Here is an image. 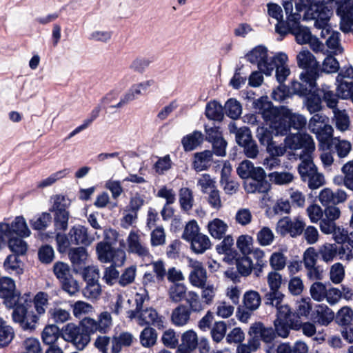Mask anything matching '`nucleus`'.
<instances>
[{
    "mask_svg": "<svg viewBox=\"0 0 353 353\" xmlns=\"http://www.w3.org/2000/svg\"><path fill=\"white\" fill-rule=\"evenodd\" d=\"M301 14L292 15L288 21L276 24L275 30L281 36H285L288 33L294 35L296 41L299 44L310 42L312 34L309 28L301 26L300 20Z\"/></svg>",
    "mask_w": 353,
    "mask_h": 353,
    "instance_id": "f257e3e1",
    "label": "nucleus"
},
{
    "mask_svg": "<svg viewBox=\"0 0 353 353\" xmlns=\"http://www.w3.org/2000/svg\"><path fill=\"white\" fill-rule=\"evenodd\" d=\"M336 128L344 132L348 130L350 126V118L345 110L336 109L333 111Z\"/></svg>",
    "mask_w": 353,
    "mask_h": 353,
    "instance_id": "6e6d98bb",
    "label": "nucleus"
},
{
    "mask_svg": "<svg viewBox=\"0 0 353 353\" xmlns=\"http://www.w3.org/2000/svg\"><path fill=\"white\" fill-rule=\"evenodd\" d=\"M41 339L43 343L49 346L60 344L59 340L62 341L61 330L55 324H48L41 333Z\"/></svg>",
    "mask_w": 353,
    "mask_h": 353,
    "instance_id": "b1692460",
    "label": "nucleus"
},
{
    "mask_svg": "<svg viewBox=\"0 0 353 353\" xmlns=\"http://www.w3.org/2000/svg\"><path fill=\"white\" fill-rule=\"evenodd\" d=\"M274 325L275 327V332L277 335L282 337L286 338L292 328H296L300 325L299 321H279L274 320Z\"/></svg>",
    "mask_w": 353,
    "mask_h": 353,
    "instance_id": "a19ab883",
    "label": "nucleus"
},
{
    "mask_svg": "<svg viewBox=\"0 0 353 353\" xmlns=\"http://www.w3.org/2000/svg\"><path fill=\"white\" fill-rule=\"evenodd\" d=\"M285 145L291 150L302 149L298 154L299 157L301 154H312L315 150V143L312 137L306 133L297 132L288 135L285 139Z\"/></svg>",
    "mask_w": 353,
    "mask_h": 353,
    "instance_id": "39448f33",
    "label": "nucleus"
},
{
    "mask_svg": "<svg viewBox=\"0 0 353 353\" xmlns=\"http://www.w3.org/2000/svg\"><path fill=\"white\" fill-rule=\"evenodd\" d=\"M179 203L182 210L190 211L194 204L192 191L188 188H181L179 192Z\"/></svg>",
    "mask_w": 353,
    "mask_h": 353,
    "instance_id": "c03bdc74",
    "label": "nucleus"
},
{
    "mask_svg": "<svg viewBox=\"0 0 353 353\" xmlns=\"http://www.w3.org/2000/svg\"><path fill=\"white\" fill-rule=\"evenodd\" d=\"M205 116L210 120L221 121L223 118L222 105L216 101L208 103L205 107Z\"/></svg>",
    "mask_w": 353,
    "mask_h": 353,
    "instance_id": "a18cd8bd",
    "label": "nucleus"
},
{
    "mask_svg": "<svg viewBox=\"0 0 353 353\" xmlns=\"http://www.w3.org/2000/svg\"><path fill=\"white\" fill-rule=\"evenodd\" d=\"M257 169L262 168L254 167L250 161L244 160L239 165L236 172L241 179H248L254 175Z\"/></svg>",
    "mask_w": 353,
    "mask_h": 353,
    "instance_id": "3c124183",
    "label": "nucleus"
},
{
    "mask_svg": "<svg viewBox=\"0 0 353 353\" xmlns=\"http://www.w3.org/2000/svg\"><path fill=\"white\" fill-rule=\"evenodd\" d=\"M69 237L72 244L88 245V230L85 226L81 225H74L70 230Z\"/></svg>",
    "mask_w": 353,
    "mask_h": 353,
    "instance_id": "bb28decb",
    "label": "nucleus"
},
{
    "mask_svg": "<svg viewBox=\"0 0 353 353\" xmlns=\"http://www.w3.org/2000/svg\"><path fill=\"white\" fill-rule=\"evenodd\" d=\"M68 256L73 267V271L76 273H81L86 285L83 289L85 296L88 292V266L86 265V260L88 256L86 248L78 247L70 248Z\"/></svg>",
    "mask_w": 353,
    "mask_h": 353,
    "instance_id": "20e7f679",
    "label": "nucleus"
},
{
    "mask_svg": "<svg viewBox=\"0 0 353 353\" xmlns=\"http://www.w3.org/2000/svg\"><path fill=\"white\" fill-rule=\"evenodd\" d=\"M111 325V316L108 312H103L99 316L98 321L90 318V333L99 331L105 333Z\"/></svg>",
    "mask_w": 353,
    "mask_h": 353,
    "instance_id": "72a5a7b5",
    "label": "nucleus"
},
{
    "mask_svg": "<svg viewBox=\"0 0 353 353\" xmlns=\"http://www.w3.org/2000/svg\"><path fill=\"white\" fill-rule=\"evenodd\" d=\"M212 160V152L210 150H205L194 154L193 168L196 172L206 170Z\"/></svg>",
    "mask_w": 353,
    "mask_h": 353,
    "instance_id": "2f4dec72",
    "label": "nucleus"
},
{
    "mask_svg": "<svg viewBox=\"0 0 353 353\" xmlns=\"http://www.w3.org/2000/svg\"><path fill=\"white\" fill-rule=\"evenodd\" d=\"M337 14L341 17L340 29L344 33L353 34V0H344L339 3Z\"/></svg>",
    "mask_w": 353,
    "mask_h": 353,
    "instance_id": "4468645a",
    "label": "nucleus"
},
{
    "mask_svg": "<svg viewBox=\"0 0 353 353\" xmlns=\"http://www.w3.org/2000/svg\"><path fill=\"white\" fill-rule=\"evenodd\" d=\"M347 194L344 190H337L333 192L330 188L322 190L319 195V199L323 206L335 205L345 201Z\"/></svg>",
    "mask_w": 353,
    "mask_h": 353,
    "instance_id": "aec40b11",
    "label": "nucleus"
},
{
    "mask_svg": "<svg viewBox=\"0 0 353 353\" xmlns=\"http://www.w3.org/2000/svg\"><path fill=\"white\" fill-rule=\"evenodd\" d=\"M14 336L13 329L0 319V347L8 346Z\"/></svg>",
    "mask_w": 353,
    "mask_h": 353,
    "instance_id": "8fccbe9b",
    "label": "nucleus"
},
{
    "mask_svg": "<svg viewBox=\"0 0 353 353\" xmlns=\"http://www.w3.org/2000/svg\"><path fill=\"white\" fill-rule=\"evenodd\" d=\"M254 107L269 125L280 114H283L282 107L281 108L274 107L267 97H261L256 100L254 102Z\"/></svg>",
    "mask_w": 353,
    "mask_h": 353,
    "instance_id": "dca6fc26",
    "label": "nucleus"
},
{
    "mask_svg": "<svg viewBox=\"0 0 353 353\" xmlns=\"http://www.w3.org/2000/svg\"><path fill=\"white\" fill-rule=\"evenodd\" d=\"M307 96L305 101V106L309 112L314 114L321 111L322 109V101L320 96L316 94L314 90Z\"/></svg>",
    "mask_w": 353,
    "mask_h": 353,
    "instance_id": "680f3d73",
    "label": "nucleus"
},
{
    "mask_svg": "<svg viewBox=\"0 0 353 353\" xmlns=\"http://www.w3.org/2000/svg\"><path fill=\"white\" fill-rule=\"evenodd\" d=\"M246 59L252 63H256L259 70L265 75H271L275 64L273 57H268L266 48L258 46L246 54Z\"/></svg>",
    "mask_w": 353,
    "mask_h": 353,
    "instance_id": "423d86ee",
    "label": "nucleus"
},
{
    "mask_svg": "<svg viewBox=\"0 0 353 353\" xmlns=\"http://www.w3.org/2000/svg\"><path fill=\"white\" fill-rule=\"evenodd\" d=\"M282 281L281 275L276 272H270L268 275V283L270 292L264 296L265 304H278L284 298V294L279 289Z\"/></svg>",
    "mask_w": 353,
    "mask_h": 353,
    "instance_id": "f8f14e48",
    "label": "nucleus"
},
{
    "mask_svg": "<svg viewBox=\"0 0 353 353\" xmlns=\"http://www.w3.org/2000/svg\"><path fill=\"white\" fill-rule=\"evenodd\" d=\"M134 337L130 332H122L112 339V352L119 353L123 347H129L133 342Z\"/></svg>",
    "mask_w": 353,
    "mask_h": 353,
    "instance_id": "7c9ffc66",
    "label": "nucleus"
},
{
    "mask_svg": "<svg viewBox=\"0 0 353 353\" xmlns=\"http://www.w3.org/2000/svg\"><path fill=\"white\" fill-rule=\"evenodd\" d=\"M305 226L304 221L300 217L293 219L284 217L279 221L276 230L283 236L290 234L292 237H296L303 233Z\"/></svg>",
    "mask_w": 353,
    "mask_h": 353,
    "instance_id": "9b49d317",
    "label": "nucleus"
},
{
    "mask_svg": "<svg viewBox=\"0 0 353 353\" xmlns=\"http://www.w3.org/2000/svg\"><path fill=\"white\" fill-rule=\"evenodd\" d=\"M261 299L259 292L256 291H248L245 293L243 296V303L245 309L250 311H254L259 308L261 305Z\"/></svg>",
    "mask_w": 353,
    "mask_h": 353,
    "instance_id": "de8ad7c7",
    "label": "nucleus"
},
{
    "mask_svg": "<svg viewBox=\"0 0 353 353\" xmlns=\"http://www.w3.org/2000/svg\"><path fill=\"white\" fill-rule=\"evenodd\" d=\"M283 114H280L278 118L274 119L270 125V128L274 131L275 134L285 135L290 129L289 122Z\"/></svg>",
    "mask_w": 353,
    "mask_h": 353,
    "instance_id": "4d7b16f0",
    "label": "nucleus"
},
{
    "mask_svg": "<svg viewBox=\"0 0 353 353\" xmlns=\"http://www.w3.org/2000/svg\"><path fill=\"white\" fill-rule=\"evenodd\" d=\"M52 218L50 212H42L30 220L31 228L37 231L45 230L52 222Z\"/></svg>",
    "mask_w": 353,
    "mask_h": 353,
    "instance_id": "58836bf2",
    "label": "nucleus"
},
{
    "mask_svg": "<svg viewBox=\"0 0 353 353\" xmlns=\"http://www.w3.org/2000/svg\"><path fill=\"white\" fill-rule=\"evenodd\" d=\"M157 339L156 330L150 327L144 328L140 334V343L145 347L153 346L156 343Z\"/></svg>",
    "mask_w": 353,
    "mask_h": 353,
    "instance_id": "13d9d810",
    "label": "nucleus"
},
{
    "mask_svg": "<svg viewBox=\"0 0 353 353\" xmlns=\"http://www.w3.org/2000/svg\"><path fill=\"white\" fill-rule=\"evenodd\" d=\"M295 9L299 14L303 12V20H314V21L319 19L323 12L330 10L315 0H296Z\"/></svg>",
    "mask_w": 353,
    "mask_h": 353,
    "instance_id": "1a4fd4ad",
    "label": "nucleus"
},
{
    "mask_svg": "<svg viewBox=\"0 0 353 353\" xmlns=\"http://www.w3.org/2000/svg\"><path fill=\"white\" fill-rule=\"evenodd\" d=\"M203 141V134L199 131H194L182 139V144L185 151L194 150Z\"/></svg>",
    "mask_w": 353,
    "mask_h": 353,
    "instance_id": "37998d69",
    "label": "nucleus"
},
{
    "mask_svg": "<svg viewBox=\"0 0 353 353\" xmlns=\"http://www.w3.org/2000/svg\"><path fill=\"white\" fill-rule=\"evenodd\" d=\"M97 253L103 263L111 262L114 267H121L125 261V252L122 249H114L110 244L100 242L97 244Z\"/></svg>",
    "mask_w": 353,
    "mask_h": 353,
    "instance_id": "0eeeda50",
    "label": "nucleus"
},
{
    "mask_svg": "<svg viewBox=\"0 0 353 353\" xmlns=\"http://www.w3.org/2000/svg\"><path fill=\"white\" fill-rule=\"evenodd\" d=\"M238 272L243 276H247L252 271L253 262L248 256H243L236 259Z\"/></svg>",
    "mask_w": 353,
    "mask_h": 353,
    "instance_id": "69168bd1",
    "label": "nucleus"
},
{
    "mask_svg": "<svg viewBox=\"0 0 353 353\" xmlns=\"http://www.w3.org/2000/svg\"><path fill=\"white\" fill-rule=\"evenodd\" d=\"M20 296L19 292H16L14 281L10 277L0 279V298L11 301Z\"/></svg>",
    "mask_w": 353,
    "mask_h": 353,
    "instance_id": "393cba45",
    "label": "nucleus"
},
{
    "mask_svg": "<svg viewBox=\"0 0 353 353\" xmlns=\"http://www.w3.org/2000/svg\"><path fill=\"white\" fill-rule=\"evenodd\" d=\"M318 77L301 72L299 77L300 81H294L292 83L291 88L294 94L303 97L309 95L316 86V81Z\"/></svg>",
    "mask_w": 353,
    "mask_h": 353,
    "instance_id": "f3484780",
    "label": "nucleus"
},
{
    "mask_svg": "<svg viewBox=\"0 0 353 353\" xmlns=\"http://www.w3.org/2000/svg\"><path fill=\"white\" fill-rule=\"evenodd\" d=\"M188 279L191 285L196 288L204 287L208 279L206 270L204 268L199 271H191Z\"/></svg>",
    "mask_w": 353,
    "mask_h": 353,
    "instance_id": "bf43d9fd",
    "label": "nucleus"
},
{
    "mask_svg": "<svg viewBox=\"0 0 353 353\" xmlns=\"http://www.w3.org/2000/svg\"><path fill=\"white\" fill-rule=\"evenodd\" d=\"M185 300L191 312L199 313L204 310V305L196 292H188Z\"/></svg>",
    "mask_w": 353,
    "mask_h": 353,
    "instance_id": "49530a36",
    "label": "nucleus"
},
{
    "mask_svg": "<svg viewBox=\"0 0 353 353\" xmlns=\"http://www.w3.org/2000/svg\"><path fill=\"white\" fill-rule=\"evenodd\" d=\"M192 312L188 307L184 304H180L172 310L170 320L176 327H183L190 321Z\"/></svg>",
    "mask_w": 353,
    "mask_h": 353,
    "instance_id": "4be33fe9",
    "label": "nucleus"
},
{
    "mask_svg": "<svg viewBox=\"0 0 353 353\" xmlns=\"http://www.w3.org/2000/svg\"><path fill=\"white\" fill-rule=\"evenodd\" d=\"M88 323V317H84L80 322L79 325H76L73 323H68L61 329L62 341L64 343H81L83 345L88 343V326L85 325Z\"/></svg>",
    "mask_w": 353,
    "mask_h": 353,
    "instance_id": "f03ea898",
    "label": "nucleus"
},
{
    "mask_svg": "<svg viewBox=\"0 0 353 353\" xmlns=\"http://www.w3.org/2000/svg\"><path fill=\"white\" fill-rule=\"evenodd\" d=\"M19 255L16 254H10L6 259L3 265L6 270L8 272H15L17 274H21L23 270L21 268V260L19 259Z\"/></svg>",
    "mask_w": 353,
    "mask_h": 353,
    "instance_id": "052dcab7",
    "label": "nucleus"
},
{
    "mask_svg": "<svg viewBox=\"0 0 353 353\" xmlns=\"http://www.w3.org/2000/svg\"><path fill=\"white\" fill-rule=\"evenodd\" d=\"M334 318V312L324 304L317 305L312 314L313 321L324 326L328 325Z\"/></svg>",
    "mask_w": 353,
    "mask_h": 353,
    "instance_id": "5701e85b",
    "label": "nucleus"
},
{
    "mask_svg": "<svg viewBox=\"0 0 353 353\" xmlns=\"http://www.w3.org/2000/svg\"><path fill=\"white\" fill-rule=\"evenodd\" d=\"M313 133L316 134L321 147L327 150L330 148L333 141V128L330 125L328 124Z\"/></svg>",
    "mask_w": 353,
    "mask_h": 353,
    "instance_id": "473e14b6",
    "label": "nucleus"
},
{
    "mask_svg": "<svg viewBox=\"0 0 353 353\" xmlns=\"http://www.w3.org/2000/svg\"><path fill=\"white\" fill-rule=\"evenodd\" d=\"M253 244V238L248 234H243L238 237L236 246L243 256L251 254Z\"/></svg>",
    "mask_w": 353,
    "mask_h": 353,
    "instance_id": "e2e57ef3",
    "label": "nucleus"
},
{
    "mask_svg": "<svg viewBox=\"0 0 353 353\" xmlns=\"http://www.w3.org/2000/svg\"><path fill=\"white\" fill-rule=\"evenodd\" d=\"M228 228L227 223L217 218L210 221L208 224L209 233L213 238L217 239H221L224 236Z\"/></svg>",
    "mask_w": 353,
    "mask_h": 353,
    "instance_id": "c9c22d12",
    "label": "nucleus"
},
{
    "mask_svg": "<svg viewBox=\"0 0 353 353\" xmlns=\"http://www.w3.org/2000/svg\"><path fill=\"white\" fill-rule=\"evenodd\" d=\"M282 113L288 119L290 127L296 130L304 128L307 124V119L302 114L294 113L291 110L282 106Z\"/></svg>",
    "mask_w": 353,
    "mask_h": 353,
    "instance_id": "cd10ccee",
    "label": "nucleus"
},
{
    "mask_svg": "<svg viewBox=\"0 0 353 353\" xmlns=\"http://www.w3.org/2000/svg\"><path fill=\"white\" fill-rule=\"evenodd\" d=\"M12 320L18 323L24 330H34L39 321V316L32 311L29 312L23 304L15 306L12 314Z\"/></svg>",
    "mask_w": 353,
    "mask_h": 353,
    "instance_id": "9d476101",
    "label": "nucleus"
},
{
    "mask_svg": "<svg viewBox=\"0 0 353 353\" xmlns=\"http://www.w3.org/2000/svg\"><path fill=\"white\" fill-rule=\"evenodd\" d=\"M90 300H97L101 294V287L98 283L99 270L95 266H90Z\"/></svg>",
    "mask_w": 353,
    "mask_h": 353,
    "instance_id": "c756f323",
    "label": "nucleus"
},
{
    "mask_svg": "<svg viewBox=\"0 0 353 353\" xmlns=\"http://www.w3.org/2000/svg\"><path fill=\"white\" fill-rule=\"evenodd\" d=\"M353 319V310L347 306L341 308L336 314V321L343 327L351 325Z\"/></svg>",
    "mask_w": 353,
    "mask_h": 353,
    "instance_id": "0e129e2a",
    "label": "nucleus"
},
{
    "mask_svg": "<svg viewBox=\"0 0 353 353\" xmlns=\"http://www.w3.org/2000/svg\"><path fill=\"white\" fill-rule=\"evenodd\" d=\"M197 345L198 336L195 331L188 330L181 334V343L179 346L193 351L196 348Z\"/></svg>",
    "mask_w": 353,
    "mask_h": 353,
    "instance_id": "79ce46f5",
    "label": "nucleus"
},
{
    "mask_svg": "<svg viewBox=\"0 0 353 353\" xmlns=\"http://www.w3.org/2000/svg\"><path fill=\"white\" fill-rule=\"evenodd\" d=\"M66 208L65 196L63 195H56L53 205L49 209V211L53 213L54 225L57 230L65 231L68 228L69 212Z\"/></svg>",
    "mask_w": 353,
    "mask_h": 353,
    "instance_id": "6e6552de",
    "label": "nucleus"
},
{
    "mask_svg": "<svg viewBox=\"0 0 353 353\" xmlns=\"http://www.w3.org/2000/svg\"><path fill=\"white\" fill-rule=\"evenodd\" d=\"M332 12H323L321 16L314 21V27L319 30H321L320 36L322 38H326L332 34V27L329 23Z\"/></svg>",
    "mask_w": 353,
    "mask_h": 353,
    "instance_id": "e433bc0d",
    "label": "nucleus"
},
{
    "mask_svg": "<svg viewBox=\"0 0 353 353\" xmlns=\"http://www.w3.org/2000/svg\"><path fill=\"white\" fill-rule=\"evenodd\" d=\"M283 299H282L278 304H265L266 305H270L272 307H274L277 310L276 313V319L275 320L279 321H299L297 319V316L296 314L293 313L289 306L287 304L283 303Z\"/></svg>",
    "mask_w": 353,
    "mask_h": 353,
    "instance_id": "f704fd0d",
    "label": "nucleus"
},
{
    "mask_svg": "<svg viewBox=\"0 0 353 353\" xmlns=\"http://www.w3.org/2000/svg\"><path fill=\"white\" fill-rule=\"evenodd\" d=\"M338 247L334 243H325L319 249V254L325 262H330L336 256Z\"/></svg>",
    "mask_w": 353,
    "mask_h": 353,
    "instance_id": "5fc2aeb1",
    "label": "nucleus"
},
{
    "mask_svg": "<svg viewBox=\"0 0 353 353\" xmlns=\"http://www.w3.org/2000/svg\"><path fill=\"white\" fill-rule=\"evenodd\" d=\"M258 334L260 339L265 343H271L275 336V331L272 327H265L261 323L253 324L249 330V334Z\"/></svg>",
    "mask_w": 353,
    "mask_h": 353,
    "instance_id": "a878e982",
    "label": "nucleus"
},
{
    "mask_svg": "<svg viewBox=\"0 0 353 353\" xmlns=\"http://www.w3.org/2000/svg\"><path fill=\"white\" fill-rule=\"evenodd\" d=\"M187 293V288L182 283H174L168 290L169 297L174 303H179L185 299Z\"/></svg>",
    "mask_w": 353,
    "mask_h": 353,
    "instance_id": "09e8293b",
    "label": "nucleus"
},
{
    "mask_svg": "<svg viewBox=\"0 0 353 353\" xmlns=\"http://www.w3.org/2000/svg\"><path fill=\"white\" fill-rule=\"evenodd\" d=\"M225 112L228 117L232 119H238L242 113L241 103L235 99H229L225 104Z\"/></svg>",
    "mask_w": 353,
    "mask_h": 353,
    "instance_id": "864d4df0",
    "label": "nucleus"
},
{
    "mask_svg": "<svg viewBox=\"0 0 353 353\" xmlns=\"http://www.w3.org/2000/svg\"><path fill=\"white\" fill-rule=\"evenodd\" d=\"M328 121V118L322 114H315L309 121L308 128L309 130L314 132L315 131L319 130L324 126L328 125L327 123Z\"/></svg>",
    "mask_w": 353,
    "mask_h": 353,
    "instance_id": "774afa93",
    "label": "nucleus"
},
{
    "mask_svg": "<svg viewBox=\"0 0 353 353\" xmlns=\"http://www.w3.org/2000/svg\"><path fill=\"white\" fill-rule=\"evenodd\" d=\"M53 272L63 291L73 295L79 290L78 282L73 278L68 264L57 261L53 265Z\"/></svg>",
    "mask_w": 353,
    "mask_h": 353,
    "instance_id": "7ed1b4c3",
    "label": "nucleus"
},
{
    "mask_svg": "<svg viewBox=\"0 0 353 353\" xmlns=\"http://www.w3.org/2000/svg\"><path fill=\"white\" fill-rule=\"evenodd\" d=\"M244 188L248 193H266L270 188V184L265 180L263 169H257L254 175L246 179Z\"/></svg>",
    "mask_w": 353,
    "mask_h": 353,
    "instance_id": "2eb2a0df",
    "label": "nucleus"
},
{
    "mask_svg": "<svg viewBox=\"0 0 353 353\" xmlns=\"http://www.w3.org/2000/svg\"><path fill=\"white\" fill-rule=\"evenodd\" d=\"M310 292L312 298L316 301L325 300L327 293L325 284L321 282H314L310 287Z\"/></svg>",
    "mask_w": 353,
    "mask_h": 353,
    "instance_id": "338daca9",
    "label": "nucleus"
},
{
    "mask_svg": "<svg viewBox=\"0 0 353 353\" xmlns=\"http://www.w3.org/2000/svg\"><path fill=\"white\" fill-rule=\"evenodd\" d=\"M288 57L285 53L279 52L273 57L276 68V78L279 83H283L290 74V68L287 64Z\"/></svg>",
    "mask_w": 353,
    "mask_h": 353,
    "instance_id": "412c9836",
    "label": "nucleus"
},
{
    "mask_svg": "<svg viewBox=\"0 0 353 353\" xmlns=\"http://www.w3.org/2000/svg\"><path fill=\"white\" fill-rule=\"evenodd\" d=\"M191 248L196 254H203L211 246L209 237L203 234H200L190 241Z\"/></svg>",
    "mask_w": 353,
    "mask_h": 353,
    "instance_id": "ea45409f",
    "label": "nucleus"
},
{
    "mask_svg": "<svg viewBox=\"0 0 353 353\" xmlns=\"http://www.w3.org/2000/svg\"><path fill=\"white\" fill-rule=\"evenodd\" d=\"M23 238L18 236H4V242L6 239L8 241V245L10 251L17 255H23L26 253L28 245L22 239Z\"/></svg>",
    "mask_w": 353,
    "mask_h": 353,
    "instance_id": "4c0bfd02",
    "label": "nucleus"
},
{
    "mask_svg": "<svg viewBox=\"0 0 353 353\" xmlns=\"http://www.w3.org/2000/svg\"><path fill=\"white\" fill-rule=\"evenodd\" d=\"M299 159L301 162L298 167V170L302 180L313 172L318 171L313 162L312 154H301Z\"/></svg>",
    "mask_w": 353,
    "mask_h": 353,
    "instance_id": "c85d7f7f",
    "label": "nucleus"
},
{
    "mask_svg": "<svg viewBox=\"0 0 353 353\" xmlns=\"http://www.w3.org/2000/svg\"><path fill=\"white\" fill-rule=\"evenodd\" d=\"M128 252L137 254L148 261H152V256L148 248L142 241L139 230H131L127 238Z\"/></svg>",
    "mask_w": 353,
    "mask_h": 353,
    "instance_id": "ddd939ff",
    "label": "nucleus"
},
{
    "mask_svg": "<svg viewBox=\"0 0 353 353\" xmlns=\"http://www.w3.org/2000/svg\"><path fill=\"white\" fill-rule=\"evenodd\" d=\"M49 320L53 321L52 324L63 323L67 321L70 317V312L60 307L50 308L48 312Z\"/></svg>",
    "mask_w": 353,
    "mask_h": 353,
    "instance_id": "603ef678",
    "label": "nucleus"
},
{
    "mask_svg": "<svg viewBox=\"0 0 353 353\" xmlns=\"http://www.w3.org/2000/svg\"><path fill=\"white\" fill-rule=\"evenodd\" d=\"M296 60L298 66L305 70L302 72L319 76V63L309 50H304L301 51L296 56Z\"/></svg>",
    "mask_w": 353,
    "mask_h": 353,
    "instance_id": "6ab92c4d",
    "label": "nucleus"
},
{
    "mask_svg": "<svg viewBox=\"0 0 353 353\" xmlns=\"http://www.w3.org/2000/svg\"><path fill=\"white\" fill-rule=\"evenodd\" d=\"M137 323L141 326L152 325L159 329L164 327V321L156 310L150 307L140 310L135 318Z\"/></svg>",
    "mask_w": 353,
    "mask_h": 353,
    "instance_id": "a211bd4d",
    "label": "nucleus"
}]
</instances>
